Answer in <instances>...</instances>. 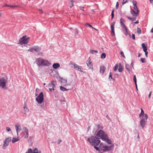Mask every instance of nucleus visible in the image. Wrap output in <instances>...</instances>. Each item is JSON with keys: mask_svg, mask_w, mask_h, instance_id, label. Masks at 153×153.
I'll return each instance as SVG.
<instances>
[{"mask_svg": "<svg viewBox=\"0 0 153 153\" xmlns=\"http://www.w3.org/2000/svg\"><path fill=\"white\" fill-rule=\"evenodd\" d=\"M115 24V22H113L111 24V25H113V26H114Z\"/></svg>", "mask_w": 153, "mask_h": 153, "instance_id": "nucleus-62", "label": "nucleus"}, {"mask_svg": "<svg viewBox=\"0 0 153 153\" xmlns=\"http://www.w3.org/2000/svg\"><path fill=\"white\" fill-rule=\"evenodd\" d=\"M151 94H152V91H151L149 95V96H148V98L149 99H150V97H151Z\"/></svg>", "mask_w": 153, "mask_h": 153, "instance_id": "nucleus-56", "label": "nucleus"}, {"mask_svg": "<svg viewBox=\"0 0 153 153\" xmlns=\"http://www.w3.org/2000/svg\"><path fill=\"white\" fill-rule=\"evenodd\" d=\"M6 129L7 130V131L8 132L10 131V130H11L10 128L9 127H6Z\"/></svg>", "mask_w": 153, "mask_h": 153, "instance_id": "nucleus-46", "label": "nucleus"}, {"mask_svg": "<svg viewBox=\"0 0 153 153\" xmlns=\"http://www.w3.org/2000/svg\"><path fill=\"white\" fill-rule=\"evenodd\" d=\"M106 69L105 67L103 66H100V73H101L102 74H103L104 71Z\"/></svg>", "mask_w": 153, "mask_h": 153, "instance_id": "nucleus-13", "label": "nucleus"}, {"mask_svg": "<svg viewBox=\"0 0 153 153\" xmlns=\"http://www.w3.org/2000/svg\"><path fill=\"white\" fill-rule=\"evenodd\" d=\"M127 18H128L129 19L131 20L132 22L136 20V17H132L131 18L130 17L127 16Z\"/></svg>", "mask_w": 153, "mask_h": 153, "instance_id": "nucleus-24", "label": "nucleus"}, {"mask_svg": "<svg viewBox=\"0 0 153 153\" xmlns=\"http://www.w3.org/2000/svg\"><path fill=\"white\" fill-rule=\"evenodd\" d=\"M36 62L37 65L39 67L42 66H49L51 64L48 60L41 58L36 59Z\"/></svg>", "mask_w": 153, "mask_h": 153, "instance_id": "nucleus-3", "label": "nucleus"}, {"mask_svg": "<svg viewBox=\"0 0 153 153\" xmlns=\"http://www.w3.org/2000/svg\"><path fill=\"white\" fill-rule=\"evenodd\" d=\"M111 29H114V26H113V25H111Z\"/></svg>", "mask_w": 153, "mask_h": 153, "instance_id": "nucleus-60", "label": "nucleus"}, {"mask_svg": "<svg viewBox=\"0 0 153 153\" xmlns=\"http://www.w3.org/2000/svg\"><path fill=\"white\" fill-rule=\"evenodd\" d=\"M118 71L120 72H121L123 71V68L119 66Z\"/></svg>", "mask_w": 153, "mask_h": 153, "instance_id": "nucleus-38", "label": "nucleus"}, {"mask_svg": "<svg viewBox=\"0 0 153 153\" xmlns=\"http://www.w3.org/2000/svg\"><path fill=\"white\" fill-rule=\"evenodd\" d=\"M60 66V65L59 63H54L53 65V67L54 69H56L58 68Z\"/></svg>", "mask_w": 153, "mask_h": 153, "instance_id": "nucleus-17", "label": "nucleus"}, {"mask_svg": "<svg viewBox=\"0 0 153 153\" xmlns=\"http://www.w3.org/2000/svg\"><path fill=\"white\" fill-rule=\"evenodd\" d=\"M48 86L49 87V88H52V85H51V82L50 83H49L48 84Z\"/></svg>", "mask_w": 153, "mask_h": 153, "instance_id": "nucleus-54", "label": "nucleus"}, {"mask_svg": "<svg viewBox=\"0 0 153 153\" xmlns=\"http://www.w3.org/2000/svg\"><path fill=\"white\" fill-rule=\"evenodd\" d=\"M75 33L76 34H78V30H77L76 29L75 31Z\"/></svg>", "mask_w": 153, "mask_h": 153, "instance_id": "nucleus-59", "label": "nucleus"}, {"mask_svg": "<svg viewBox=\"0 0 153 153\" xmlns=\"http://www.w3.org/2000/svg\"><path fill=\"white\" fill-rule=\"evenodd\" d=\"M147 118L148 115L146 114H145L144 117H142V119L140 121V125L142 128H144Z\"/></svg>", "mask_w": 153, "mask_h": 153, "instance_id": "nucleus-6", "label": "nucleus"}, {"mask_svg": "<svg viewBox=\"0 0 153 153\" xmlns=\"http://www.w3.org/2000/svg\"><path fill=\"white\" fill-rule=\"evenodd\" d=\"M114 10L113 9L111 12V19H112L113 18H114Z\"/></svg>", "mask_w": 153, "mask_h": 153, "instance_id": "nucleus-33", "label": "nucleus"}, {"mask_svg": "<svg viewBox=\"0 0 153 153\" xmlns=\"http://www.w3.org/2000/svg\"><path fill=\"white\" fill-rule=\"evenodd\" d=\"M33 152H39V151H38V149L37 148H35L33 150Z\"/></svg>", "mask_w": 153, "mask_h": 153, "instance_id": "nucleus-44", "label": "nucleus"}, {"mask_svg": "<svg viewBox=\"0 0 153 153\" xmlns=\"http://www.w3.org/2000/svg\"><path fill=\"white\" fill-rule=\"evenodd\" d=\"M127 2L128 1L127 0H123L122 2V4H124Z\"/></svg>", "mask_w": 153, "mask_h": 153, "instance_id": "nucleus-43", "label": "nucleus"}, {"mask_svg": "<svg viewBox=\"0 0 153 153\" xmlns=\"http://www.w3.org/2000/svg\"><path fill=\"white\" fill-rule=\"evenodd\" d=\"M136 33L139 34H140L141 33V30L139 28H137Z\"/></svg>", "mask_w": 153, "mask_h": 153, "instance_id": "nucleus-28", "label": "nucleus"}, {"mask_svg": "<svg viewBox=\"0 0 153 153\" xmlns=\"http://www.w3.org/2000/svg\"><path fill=\"white\" fill-rule=\"evenodd\" d=\"M56 82L54 80H52L51 82V85H52V88H54L55 85H56Z\"/></svg>", "mask_w": 153, "mask_h": 153, "instance_id": "nucleus-21", "label": "nucleus"}, {"mask_svg": "<svg viewBox=\"0 0 153 153\" xmlns=\"http://www.w3.org/2000/svg\"><path fill=\"white\" fill-rule=\"evenodd\" d=\"M69 7L71 8L74 5L73 0H71L69 1Z\"/></svg>", "mask_w": 153, "mask_h": 153, "instance_id": "nucleus-25", "label": "nucleus"}, {"mask_svg": "<svg viewBox=\"0 0 153 153\" xmlns=\"http://www.w3.org/2000/svg\"><path fill=\"white\" fill-rule=\"evenodd\" d=\"M15 126L17 133H18V131H20L22 130V129L21 128H19V127H20V125L19 124L16 125Z\"/></svg>", "mask_w": 153, "mask_h": 153, "instance_id": "nucleus-16", "label": "nucleus"}, {"mask_svg": "<svg viewBox=\"0 0 153 153\" xmlns=\"http://www.w3.org/2000/svg\"><path fill=\"white\" fill-rule=\"evenodd\" d=\"M108 78H109V79L110 81H111V80H112V79L114 80V79H113V78L112 74L111 72H110L109 73V76Z\"/></svg>", "mask_w": 153, "mask_h": 153, "instance_id": "nucleus-26", "label": "nucleus"}, {"mask_svg": "<svg viewBox=\"0 0 153 153\" xmlns=\"http://www.w3.org/2000/svg\"><path fill=\"white\" fill-rule=\"evenodd\" d=\"M90 53L92 54H93L94 53H97L98 51L96 50H91L90 51Z\"/></svg>", "mask_w": 153, "mask_h": 153, "instance_id": "nucleus-31", "label": "nucleus"}, {"mask_svg": "<svg viewBox=\"0 0 153 153\" xmlns=\"http://www.w3.org/2000/svg\"><path fill=\"white\" fill-rule=\"evenodd\" d=\"M62 141V140L60 139H59L58 140L57 143L58 144H59Z\"/></svg>", "mask_w": 153, "mask_h": 153, "instance_id": "nucleus-52", "label": "nucleus"}, {"mask_svg": "<svg viewBox=\"0 0 153 153\" xmlns=\"http://www.w3.org/2000/svg\"><path fill=\"white\" fill-rule=\"evenodd\" d=\"M145 53V55L146 57H148L147 54L148 53V52L146 51H144Z\"/></svg>", "mask_w": 153, "mask_h": 153, "instance_id": "nucleus-55", "label": "nucleus"}, {"mask_svg": "<svg viewBox=\"0 0 153 153\" xmlns=\"http://www.w3.org/2000/svg\"><path fill=\"white\" fill-rule=\"evenodd\" d=\"M97 127L98 128H101V129H103V127L102 126H101L100 124H98L97 125Z\"/></svg>", "mask_w": 153, "mask_h": 153, "instance_id": "nucleus-40", "label": "nucleus"}, {"mask_svg": "<svg viewBox=\"0 0 153 153\" xmlns=\"http://www.w3.org/2000/svg\"><path fill=\"white\" fill-rule=\"evenodd\" d=\"M111 34L112 36H114L115 35L114 29H111Z\"/></svg>", "mask_w": 153, "mask_h": 153, "instance_id": "nucleus-32", "label": "nucleus"}, {"mask_svg": "<svg viewBox=\"0 0 153 153\" xmlns=\"http://www.w3.org/2000/svg\"><path fill=\"white\" fill-rule=\"evenodd\" d=\"M96 136V135L91 136L88 138L87 141L94 146L96 150L100 151L101 150V149H103L105 146L102 143H101L99 147H97L100 143V138H97Z\"/></svg>", "mask_w": 153, "mask_h": 153, "instance_id": "nucleus-1", "label": "nucleus"}, {"mask_svg": "<svg viewBox=\"0 0 153 153\" xmlns=\"http://www.w3.org/2000/svg\"><path fill=\"white\" fill-rule=\"evenodd\" d=\"M33 153H41V151H39V152H33Z\"/></svg>", "mask_w": 153, "mask_h": 153, "instance_id": "nucleus-64", "label": "nucleus"}, {"mask_svg": "<svg viewBox=\"0 0 153 153\" xmlns=\"http://www.w3.org/2000/svg\"><path fill=\"white\" fill-rule=\"evenodd\" d=\"M142 47L143 49V51L144 52L147 51V47L145 46V45L144 43H142Z\"/></svg>", "mask_w": 153, "mask_h": 153, "instance_id": "nucleus-22", "label": "nucleus"}, {"mask_svg": "<svg viewBox=\"0 0 153 153\" xmlns=\"http://www.w3.org/2000/svg\"><path fill=\"white\" fill-rule=\"evenodd\" d=\"M113 145L110 146H108V149H109V151L111 149V148L113 146Z\"/></svg>", "mask_w": 153, "mask_h": 153, "instance_id": "nucleus-49", "label": "nucleus"}, {"mask_svg": "<svg viewBox=\"0 0 153 153\" xmlns=\"http://www.w3.org/2000/svg\"><path fill=\"white\" fill-rule=\"evenodd\" d=\"M140 61L142 62V63H144L146 62L145 61V59L144 58H141L140 59Z\"/></svg>", "mask_w": 153, "mask_h": 153, "instance_id": "nucleus-39", "label": "nucleus"}, {"mask_svg": "<svg viewBox=\"0 0 153 153\" xmlns=\"http://www.w3.org/2000/svg\"><path fill=\"white\" fill-rule=\"evenodd\" d=\"M106 117H107V118L109 120H111V119L110 118L108 117V115H107L106 116Z\"/></svg>", "mask_w": 153, "mask_h": 153, "instance_id": "nucleus-63", "label": "nucleus"}, {"mask_svg": "<svg viewBox=\"0 0 153 153\" xmlns=\"http://www.w3.org/2000/svg\"><path fill=\"white\" fill-rule=\"evenodd\" d=\"M60 89L62 91H68V89H67L66 88H65L62 86H60Z\"/></svg>", "mask_w": 153, "mask_h": 153, "instance_id": "nucleus-27", "label": "nucleus"}, {"mask_svg": "<svg viewBox=\"0 0 153 153\" xmlns=\"http://www.w3.org/2000/svg\"><path fill=\"white\" fill-rule=\"evenodd\" d=\"M32 150L31 149H28V152H26V153H32Z\"/></svg>", "mask_w": 153, "mask_h": 153, "instance_id": "nucleus-37", "label": "nucleus"}, {"mask_svg": "<svg viewBox=\"0 0 153 153\" xmlns=\"http://www.w3.org/2000/svg\"><path fill=\"white\" fill-rule=\"evenodd\" d=\"M101 150L103 152L108 151L109 149H108V146H105L103 149H101Z\"/></svg>", "mask_w": 153, "mask_h": 153, "instance_id": "nucleus-20", "label": "nucleus"}, {"mask_svg": "<svg viewBox=\"0 0 153 153\" xmlns=\"http://www.w3.org/2000/svg\"><path fill=\"white\" fill-rule=\"evenodd\" d=\"M23 130L26 133L25 135V138H27L28 136V129L25 127L23 128Z\"/></svg>", "mask_w": 153, "mask_h": 153, "instance_id": "nucleus-12", "label": "nucleus"}, {"mask_svg": "<svg viewBox=\"0 0 153 153\" xmlns=\"http://www.w3.org/2000/svg\"><path fill=\"white\" fill-rule=\"evenodd\" d=\"M79 9L81 10H83V11H84L83 10V9L84 8V7L83 6H80L79 7Z\"/></svg>", "mask_w": 153, "mask_h": 153, "instance_id": "nucleus-45", "label": "nucleus"}, {"mask_svg": "<svg viewBox=\"0 0 153 153\" xmlns=\"http://www.w3.org/2000/svg\"><path fill=\"white\" fill-rule=\"evenodd\" d=\"M41 48L37 46H34L33 47L30 48L28 50V51H29L32 52H35L37 53L38 55H42L43 53L40 52Z\"/></svg>", "mask_w": 153, "mask_h": 153, "instance_id": "nucleus-5", "label": "nucleus"}, {"mask_svg": "<svg viewBox=\"0 0 153 153\" xmlns=\"http://www.w3.org/2000/svg\"><path fill=\"white\" fill-rule=\"evenodd\" d=\"M119 6V4L118 2H117L116 3V9H117L118 8Z\"/></svg>", "mask_w": 153, "mask_h": 153, "instance_id": "nucleus-51", "label": "nucleus"}, {"mask_svg": "<svg viewBox=\"0 0 153 153\" xmlns=\"http://www.w3.org/2000/svg\"><path fill=\"white\" fill-rule=\"evenodd\" d=\"M118 65L117 64L116 65H115V67L114 68V71H116L117 70V69H118Z\"/></svg>", "mask_w": 153, "mask_h": 153, "instance_id": "nucleus-36", "label": "nucleus"}, {"mask_svg": "<svg viewBox=\"0 0 153 153\" xmlns=\"http://www.w3.org/2000/svg\"><path fill=\"white\" fill-rule=\"evenodd\" d=\"M125 21L124 19L121 18L120 19V26L124 34L126 35L127 36L128 34V29L126 27V25L124 24V22Z\"/></svg>", "mask_w": 153, "mask_h": 153, "instance_id": "nucleus-4", "label": "nucleus"}, {"mask_svg": "<svg viewBox=\"0 0 153 153\" xmlns=\"http://www.w3.org/2000/svg\"><path fill=\"white\" fill-rule=\"evenodd\" d=\"M97 137H100V139L106 142L109 144H111V141L108 138L107 134L102 130H99L96 135Z\"/></svg>", "mask_w": 153, "mask_h": 153, "instance_id": "nucleus-2", "label": "nucleus"}, {"mask_svg": "<svg viewBox=\"0 0 153 153\" xmlns=\"http://www.w3.org/2000/svg\"><path fill=\"white\" fill-rule=\"evenodd\" d=\"M132 3L134 6H137V2L136 1H133Z\"/></svg>", "mask_w": 153, "mask_h": 153, "instance_id": "nucleus-41", "label": "nucleus"}, {"mask_svg": "<svg viewBox=\"0 0 153 153\" xmlns=\"http://www.w3.org/2000/svg\"><path fill=\"white\" fill-rule=\"evenodd\" d=\"M36 100L39 104L42 103L44 100V95L42 92H41L36 98Z\"/></svg>", "mask_w": 153, "mask_h": 153, "instance_id": "nucleus-8", "label": "nucleus"}, {"mask_svg": "<svg viewBox=\"0 0 153 153\" xmlns=\"http://www.w3.org/2000/svg\"><path fill=\"white\" fill-rule=\"evenodd\" d=\"M70 64L74 65V68L76 70L79 71L81 72H83V69L81 66L78 65L75 63H70Z\"/></svg>", "mask_w": 153, "mask_h": 153, "instance_id": "nucleus-11", "label": "nucleus"}, {"mask_svg": "<svg viewBox=\"0 0 153 153\" xmlns=\"http://www.w3.org/2000/svg\"><path fill=\"white\" fill-rule=\"evenodd\" d=\"M4 6L6 7H12L13 9L15 8H16V7H19L18 5H14L11 6L10 5H7V4H5V5H4Z\"/></svg>", "mask_w": 153, "mask_h": 153, "instance_id": "nucleus-18", "label": "nucleus"}, {"mask_svg": "<svg viewBox=\"0 0 153 153\" xmlns=\"http://www.w3.org/2000/svg\"><path fill=\"white\" fill-rule=\"evenodd\" d=\"M136 10L137 11V12H136V17H137L138 16V13H139L140 11L138 9Z\"/></svg>", "mask_w": 153, "mask_h": 153, "instance_id": "nucleus-42", "label": "nucleus"}, {"mask_svg": "<svg viewBox=\"0 0 153 153\" xmlns=\"http://www.w3.org/2000/svg\"><path fill=\"white\" fill-rule=\"evenodd\" d=\"M133 8L135 10H136L137 9H138V7H137V6H134V7H133Z\"/></svg>", "mask_w": 153, "mask_h": 153, "instance_id": "nucleus-57", "label": "nucleus"}, {"mask_svg": "<svg viewBox=\"0 0 153 153\" xmlns=\"http://www.w3.org/2000/svg\"><path fill=\"white\" fill-rule=\"evenodd\" d=\"M11 140V138L10 137H7L6 138L4 142V143L2 147L3 149H6V147L9 145V143Z\"/></svg>", "mask_w": 153, "mask_h": 153, "instance_id": "nucleus-10", "label": "nucleus"}, {"mask_svg": "<svg viewBox=\"0 0 153 153\" xmlns=\"http://www.w3.org/2000/svg\"><path fill=\"white\" fill-rule=\"evenodd\" d=\"M29 39V37L27 36H24L19 39V42L20 44L21 45L27 44L28 43V40Z\"/></svg>", "mask_w": 153, "mask_h": 153, "instance_id": "nucleus-7", "label": "nucleus"}, {"mask_svg": "<svg viewBox=\"0 0 153 153\" xmlns=\"http://www.w3.org/2000/svg\"><path fill=\"white\" fill-rule=\"evenodd\" d=\"M86 63L88 66L89 67V68L91 69L93 68L92 65L90 60H89L88 59L86 62Z\"/></svg>", "mask_w": 153, "mask_h": 153, "instance_id": "nucleus-14", "label": "nucleus"}, {"mask_svg": "<svg viewBox=\"0 0 153 153\" xmlns=\"http://www.w3.org/2000/svg\"><path fill=\"white\" fill-rule=\"evenodd\" d=\"M133 80L135 83V84H137V79L135 75H134Z\"/></svg>", "mask_w": 153, "mask_h": 153, "instance_id": "nucleus-35", "label": "nucleus"}, {"mask_svg": "<svg viewBox=\"0 0 153 153\" xmlns=\"http://www.w3.org/2000/svg\"><path fill=\"white\" fill-rule=\"evenodd\" d=\"M130 13L132 16H135L136 17V12L135 10H133L132 9H131Z\"/></svg>", "mask_w": 153, "mask_h": 153, "instance_id": "nucleus-23", "label": "nucleus"}, {"mask_svg": "<svg viewBox=\"0 0 153 153\" xmlns=\"http://www.w3.org/2000/svg\"><path fill=\"white\" fill-rule=\"evenodd\" d=\"M141 111L140 114L142 115H143V116H142L143 117H143V116H144V115L145 116V114H144V111L143 110V109L142 108H141Z\"/></svg>", "mask_w": 153, "mask_h": 153, "instance_id": "nucleus-34", "label": "nucleus"}, {"mask_svg": "<svg viewBox=\"0 0 153 153\" xmlns=\"http://www.w3.org/2000/svg\"><path fill=\"white\" fill-rule=\"evenodd\" d=\"M120 54L121 55V56L125 57V56L124 55V53L123 51H121L120 53Z\"/></svg>", "mask_w": 153, "mask_h": 153, "instance_id": "nucleus-50", "label": "nucleus"}, {"mask_svg": "<svg viewBox=\"0 0 153 153\" xmlns=\"http://www.w3.org/2000/svg\"><path fill=\"white\" fill-rule=\"evenodd\" d=\"M18 140H19L18 139H17L16 138L13 137V139L12 140V142L13 143H14Z\"/></svg>", "mask_w": 153, "mask_h": 153, "instance_id": "nucleus-29", "label": "nucleus"}, {"mask_svg": "<svg viewBox=\"0 0 153 153\" xmlns=\"http://www.w3.org/2000/svg\"><path fill=\"white\" fill-rule=\"evenodd\" d=\"M132 39L135 40V35L134 34H132Z\"/></svg>", "mask_w": 153, "mask_h": 153, "instance_id": "nucleus-53", "label": "nucleus"}, {"mask_svg": "<svg viewBox=\"0 0 153 153\" xmlns=\"http://www.w3.org/2000/svg\"><path fill=\"white\" fill-rule=\"evenodd\" d=\"M125 68L130 73V71L131 68L129 65L128 64H126L125 65Z\"/></svg>", "mask_w": 153, "mask_h": 153, "instance_id": "nucleus-19", "label": "nucleus"}, {"mask_svg": "<svg viewBox=\"0 0 153 153\" xmlns=\"http://www.w3.org/2000/svg\"><path fill=\"white\" fill-rule=\"evenodd\" d=\"M49 89L51 92H52L54 90V89L53 88H49Z\"/></svg>", "mask_w": 153, "mask_h": 153, "instance_id": "nucleus-47", "label": "nucleus"}, {"mask_svg": "<svg viewBox=\"0 0 153 153\" xmlns=\"http://www.w3.org/2000/svg\"><path fill=\"white\" fill-rule=\"evenodd\" d=\"M24 113L25 114H26L28 112L29 110L28 109V108L26 107V105L25 103L24 104Z\"/></svg>", "mask_w": 153, "mask_h": 153, "instance_id": "nucleus-15", "label": "nucleus"}, {"mask_svg": "<svg viewBox=\"0 0 153 153\" xmlns=\"http://www.w3.org/2000/svg\"><path fill=\"white\" fill-rule=\"evenodd\" d=\"M139 22V21L137 20L135 22L132 23V24H133V25H134L135 24H137Z\"/></svg>", "mask_w": 153, "mask_h": 153, "instance_id": "nucleus-48", "label": "nucleus"}, {"mask_svg": "<svg viewBox=\"0 0 153 153\" xmlns=\"http://www.w3.org/2000/svg\"><path fill=\"white\" fill-rule=\"evenodd\" d=\"M7 82V78L5 79L3 77L0 78V86L4 88Z\"/></svg>", "mask_w": 153, "mask_h": 153, "instance_id": "nucleus-9", "label": "nucleus"}, {"mask_svg": "<svg viewBox=\"0 0 153 153\" xmlns=\"http://www.w3.org/2000/svg\"><path fill=\"white\" fill-rule=\"evenodd\" d=\"M131 65L132 67L134 68V67H133L134 63H133V61H132L131 62Z\"/></svg>", "mask_w": 153, "mask_h": 153, "instance_id": "nucleus-61", "label": "nucleus"}, {"mask_svg": "<svg viewBox=\"0 0 153 153\" xmlns=\"http://www.w3.org/2000/svg\"><path fill=\"white\" fill-rule=\"evenodd\" d=\"M106 56L105 53H103L101 55V58L102 59H104L105 58Z\"/></svg>", "mask_w": 153, "mask_h": 153, "instance_id": "nucleus-30", "label": "nucleus"}, {"mask_svg": "<svg viewBox=\"0 0 153 153\" xmlns=\"http://www.w3.org/2000/svg\"><path fill=\"white\" fill-rule=\"evenodd\" d=\"M118 76H119L117 74H115L114 75V76L116 78H118Z\"/></svg>", "mask_w": 153, "mask_h": 153, "instance_id": "nucleus-58", "label": "nucleus"}]
</instances>
